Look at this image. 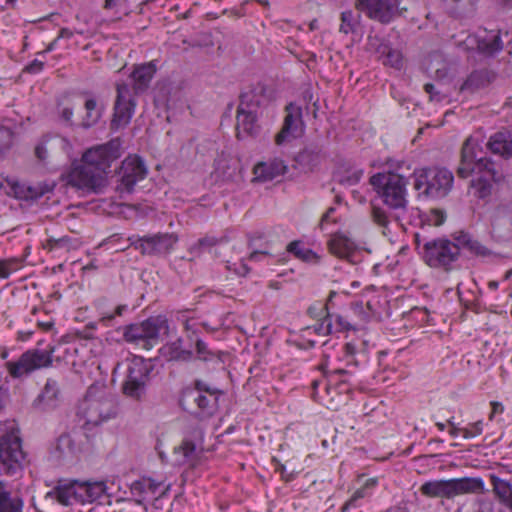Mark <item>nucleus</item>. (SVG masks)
<instances>
[{
    "label": "nucleus",
    "mask_w": 512,
    "mask_h": 512,
    "mask_svg": "<svg viewBox=\"0 0 512 512\" xmlns=\"http://www.w3.org/2000/svg\"><path fill=\"white\" fill-rule=\"evenodd\" d=\"M455 240L456 243L447 238L425 241L420 252L424 262L431 268L449 270L451 264L458 260L461 248L479 256L490 255V251L469 233L460 232Z\"/></svg>",
    "instance_id": "1"
},
{
    "label": "nucleus",
    "mask_w": 512,
    "mask_h": 512,
    "mask_svg": "<svg viewBox=\"0 0 512 512\" xmlns=\"http://www.w3.org/2000/svg\"><path fill=\"white\" fill-rule=\"evenodd\" d=\"M369 183L391 210L392 218L400 222L408 211V179L399 173L387 171L372 175Z\"/></svg>",
    "instance_id": "2"
},
{
    "label": "nucleus",
    "mask_w": 512,
    "mask_h": 512,
    "mask_svg": "<svg viewBox=\"0 0 512 512\" xmlns=\"http://www.w3.org/2000/svg\"><path fill=\"white\" fill-rule=\"evenodd\" d=\"M419 491L429 498L453 499L467 494H482L485 492V484L480 477L430 480L423 483Z\"/></svg>",
    "instance_id": "3"
},
{
    "label": "nucleus",
    "mask_w": 512,
    "mask_h": 512,
    "mask_svg": "<svg viewBox=\"0 0 512 512\" xmlns=\"http://www.w3.org/2000/svg\"><path fill=\"white\" fill-rule=\"evenodd\" d=\"M414 189L418 197L440 199L451 191L454 176L446 168H424L414 172Z\"/></svg>",
    "instance_id": "4"
},
{
    "label": "nucleus",
    "mask_w": 512,
    "mask_h": 512,
    "mask_svg": "<svg viewBox=\"0 0 512 512\" xmlns=\"http://www.w3.org/2000/svg\"><path fill=\"white\" fill-rule=\"evenodd\" d=\"M222 392L210 389L201 381H196L193 388H186L181 396L180 405L184 410L198 418L214 415L218 408V400Z\"/></svg>",
    "instance_id": "5"
},
{
    "label": "nucleus",
    "mask_w": 512,
    "mask_h": 512,
    "mask_svg": "<svg viewBox=\"0 0 512 512\" xmlns=\"http://www.w3.org/2000/svg\"><path fill=\"white\" fill-rule=\"evenodd\" d=\"M26 454L19 431L12 429L0 437V475L17 476L24 467Z\"/></svg>",
    "instance_id": "6"
},
{
    "label": "nucleus",
    "mask_w": 512,
    "mask_h": 512,
    "mask_svg": "<svg viewBox=\"0 0 512 512\" xmlns=\"http://www.w3.org/2000/svg\"><path fill=\"white\" fill-rule=\"evenodd\" d=\"M116 414L115 400L111 394L103 393L97 396L94 388L90 387L81 402L78 415L85 420L86 425H99Z\"/></svg>",
    "instance_id": "7"
},
{
    "label": "nucleus",
    "mask_w": 512,
    "mask_h": 512,
    "mask_svg": "<svg viewBox=\"0 0 512 512\" xmlns=\"http://www.w3.org/2000/svg\"><path fill=\"white\" fill-rule=\"evenodd\" d=\"M54 348L48 350L30 349L16 361H7L5 368L13 379H21L42 368H48L53 362Z\"/></svg>",
    "instance_id": "8"
},
{
    "label": "nucleus",
    "mask_w": 512,
    "mask_h": 512,
    "mask_svg": "<svg viewBox=\"0 0 512 512\" xmlns=\"http://www.w3.org/2000/svg\"><path fill=\"white\" fill-rule=\"evenodd\" d=\"M162 329L168 330V322L162 317H151L147 320L131 324L125 327L123 337L129 343H144V346H153L160 335Z\"/></svg>",
    "instance_id": "9"
},
{
    "label": "nucleus",
    "mask_w": 512,
    "mask_h": 512,
    "mask_svg": "<svg viewBox=\"0 0 512 512\" xmlns=\"http://www.w3.org/2000/svg\"><path fill=\"white\" fill-rule=\"evenodd\" d=\"M474 178L471 180L470 187L473 194L484 199L492 193V183L499 182L502 174L496 169L495 163L487 157H481L474 163L472 170Z\"/></svg>",
    "instance_id": "10"
},
{
    "label": "nucleus",
    "mask_w": 512,
    "mask_h": 512,
    "mask_svg": "<svg viewBox=\"0 0 512 512\" xmlns=\"http://www.w3.org/2000/svg\"><path fill=\"white\" fill-rule=\"evenodd\" d=\"M121 142L119 139H113L103 145H98L88 149L82 156L87 164L95 168L96 172L105 177L112 162L121 155Z\"/></svg>",
    "instance_id": "11"
},
{
    "label": "nucleus",
    "mask_w": 512,
    "mask_h": 512,
    "mask_svg": "<svg viewBox=\"0 0 512 512\" xmlns=\"http://www.w3.org/2000/svg\"><path fill=\"white\" fill-rule=\"evenodd\" d=\"M66 179L68 185L86 191H97L105 186V177L83 159L71 167Z\"/></svg>",
    "instance_id": "12"
},
{
    "label": "nucleus",
    "mask_w": 512,
    "mask_h": 512,
    "mask_svg": "<svg viewBox=\"0 0 512 512\" xmlns=\"http://www.w3.org/2000/svg\"><path fill=\"white\" fill-rule=\"evenodd\" d=\"M355 8L369 19L390 23L399 13L400 0H355Z\"/></svg>",
    "instance_id": "13"
},
{
    "label": "nucleus",
    "mask_w": 512,
    "mask_h": 512,
    "mask_svg": "<svg viewBox=\"0 0 512 512\" xmlns=\"http://www.w3.org/2000/svg\"><path fill=\"white\" fill-rule=\"evenodd\" d=\"M147 168L143 160L136 156H128L123 162L118 172L117 190L120 193L133 191L134 186L145 179Z\"/></svg>",
    "instance_id": "14"
},
{
    "label": "nucleus",
    "mask_w": 512,
    "mask_h": 512,
    "mask_svg": "<svg viewBox=\"0 0 512 512\" xmlns=\"http://www.w3.org/2000/svg\"><path fill=\"white\" fill-rule=\"evenodd\" d=\"M116 100L114 104V114L112 127L121 128L128 125L135 111L136 102L131 88L126 83L116 85Z\"/></svg>",
    "instance_id": "15"
},
{
    "label": "nucleus",
    "mask_w": 512,
    "mask_h": 512,
    "mask_svg": "<svg viewBox=\"0 0 512 512\" xmlns=\"http://www.w3.org/2000/svg\"><path fill=\"white\" fill-rule=\"evenodd\" d=\"M177 242L175 233H157L137 238L132 244L144 255H166Z\"/></svg>",
    "instance_id": "16"
},
{
    "label": "nucleus",
    "mask_w": 512,
    "mask_h": 512,
    "mask_svg": "<svg viewBox=\"0 0 512 512\" xmlns=\"http://www.w3.org/2000/svg\"><path fill=\"white\" fill-rule=\"evenodd\" d=\"M304 131V121L302 108L295 103H289L285 107V117L281 130L275 136V143L283 145L302 135Z\"/></svg>",
    "instance_id": "17"
},
{
    "label": "nucleus",
    "mask_w": 512,
    "mask_h": 512,
    "mask_svg": "<svg viewBox=\"0 0 512 512\" xmlns=\"http://www.w3.org/2000/svg\"><path fill=\"white\" fill-rule=\"evenodd\" d=\"M148 369L142 359H134L128 365L127 376L123 383V393L133 399H140L145 393Z\"/></svg>",
    "instance_id": "18"
},
{
    "label": "nucleus",
    "mask_w": 512,
    "mask_h": 512,
    "mask_svg": "<svg viewBox=\"0 0 512 512\" xmlns=\"http://www.w3.org/2000/svg\"><path fill=\"white\" fill-rule=\"evenodd\" d=\"M484 143V134L482 130H478L470 135L463 143L461 149V161L457 169V175L460 178H467L472 174L474 169V159L477 156V151L482 150Z\"/></svg>",
    "instance_id": "19"
},
{
    "label": "nucleus",
    "mask_w": 512,
    "mask_h": 512,
    "mask_svg": "<svg viewBox=\"0 0 512 512\" xmlns=\"http://www.w3.org/2000/svg\"><path fill=\"white\" fill-rule=\"evenodd\" d=\"M156 71L157 67L154 62L135 65L130 75L132 80V93L134 95H140L146 92Z\"/></svg>",
    "instance_id": "20"
},
{
    "label": "nucleus",
    "mask_w": 512,
    "mask_h": 512,
    "mask_svg": "<svg viewBox=\"0 0 512 512\" xmlns=\"http://www.w3.org/2000/svg\"><path fill=\"white\" fill-rule=\"evenodd\" d=\"M204 432L201 428L195 427L185 437L182 443L175 447L176 454H182L185 461H192L197 456V451L203 449Z\"/></svg>",
    "instance_id": "21"
},
{
    "label": "nucleus",
    "mask_w": 512,
    "mask_h": 512,
    "mask_svg": "<svg viewBox=\"0 0 512 512\" xmlns=\"http://www.w3.org/2000/svg\"><path fill=\"white\" fill-rule=\"evenodd\" d=\"M77 503H92L99 499L107 489L104 481L75 480Z\"/></svg>",
    "instance_id": "22"
},
{
    "label": "nucleus",
    "mask_w": 512,
    "mask_h": 512,
    "mask_svg": "<svg viewBox=\"0 0 512 512\" xmlns=\"http://www.w3.org/2000/svg\"><path fill=\"white\" fill-rule=\"evenodd\" d=\"M61 399V391L59 384L54 379H47L42 392L34 401L37 409L48 411L56 408Z\"/></svg>",
    "instance_id": "23"
},
{
    "label": "nucleus",
    "mask_w": 512,
    "mask_h": 512,
    "mask_svg": "<svg viewBox=\"0 0 512 512\" xmlns=\"http://www.w3.org/2000/svg\"><path fill=\"white\" fill-rule=\"evenodd\" d=\"M75 480H59L56 486L46 494V499L56 501L62 506L77 503Z\"/></svg>",
    "instance_id": "24"
},
{
    "label": "nucleus",
    "mask_w": 512,
    "mask_h": 512,
    "mask_svg": "<svg viewBox=\"0 0 512 512\" xmlns=\"http://www.w3.org/2000/svg\"><path fill=\"white\" fill-rule=\"evenodd\" d=\"M318 316L322 317V321L316 330L323 335L347 331L352 328L351 324L343 316L330 314L327 306L321 307V313Z\"/></svg>",
    "instance_id": "25"
},
{
    "label": "nucleus",
    "mask_w": 512,
    "mask_h": 512,
    "mask_svg": "<svg viewBox=\"0 0 512 512\" xmlns=\"http://www.w3.org/2000/svg\"><path fill=\"white\" fill-rule=\"evenodd\" d=\"M260 131L258 124V113L240 111L237 109L236 132L238 139L254 137Z\"/></svg>",
    "instance_id": "26"
},
{
    "label": "nucleus",
    "mask_w": 512,
    "mask_h": 512,
    "mask_svg": "<svg viewBox=\"0 0 512 512\" xmlns=\"http://www.w3.org/2000/svg\"><path fill=\"white\" fill-rule=\"evenodd\" d=\"M183 344L184 341L181 337L167 342L160 348V354L167 361L190 362L194 354L192 350L184 348Z\"/></svg>",
    "instance_id": "27"
},
{
    "label": "nucleus",
    "mask_w": 512,
    "mask_h": 512,
    "mask_svg": "<svg viewBox=\"0 0 512 512\" xmlns=\"http://www.w3.org/2000/svg\"><path fill=\"white\" fill-rule=\"evenodd\" d=\"M327 245L330 253L339 258H348L356 250L354 240L341 232L331 235Z\"/></svg>",
    "instance_id": "28"
},
{
    "label": "nucleus",
    "mask_w": 512,
    "mask_h": 512,
    "mask_svg": "<svg viewBox=\"0 0 512 512\" xmlns=\"http://www.w3.org/2000/svg\"><path fill=\"white\" fill-rule=\"evenodd\" d=\"M488 150L505 158L512 157V133L500 131L490 136L486 143Z\"/></svg>",
    "instance_id": "29"
},
{
    "label": "nucleus",
    "mask_w": 512,
    "mask_h": 512,
    "mask_svg": "<svg viewBox=\"0 0 512 512\" xmlns=\"http://www.w3.org/2000/svg\"><path fill=\"white\" fill-rule=\"evenodd\" d=\"M287 171V166L283 160L275 158L269 162L258 163L254 168V174L257 179L262 181L273 180Z\"/></svg>",
    "instance_id": "30"
},
{
    "label": "nucleus",
    "mask_w": 512,
    "mask_h": 512,
    "mask_svg": "<svg viewBox=\"0 0 512 512\" xmlns=\"http://www.w3.org/2000/svg\"><path fill=\"white\" fill-rule=\"evenodd\" d=\"M159 486L160 483L156 482L152 478L143 477L139 480L134 481L130 486V490L132 495L137 497V504H142L143 501L146 500L149 495L156 494Z\"/></svg>",
    "instance_id": "31"
},
{
    "label": "nucleus",
    "mask_w": 512,
    "mask_h": 512,
    "mask_svg": "<svg viewBox=\"0 0 512 512\" xmlns=\"http://www.w3.org/2000/svg\"><path fill=\"white\" fill-rule=\"evenodd\" d=\"M492 490L499 502L512 512V484L495 474L490 475Z\"/></svg>",
    "instance_id": "32"
},
{
    "label": "nucleus",
    "mask_w": 512,
    "mask_h": 512,
    "mask_svg": "<svg viewBox=\"0 0 512 512\" xmlns=\"http://www.w3.org/2000/svg\"><path fill=\"white\" fill-rule=\"evenodd\" d=\"M23 507L22 498L13 496L6 483L0 481V512H22Z\"/></svg>",
    "instance_id": "33"
},
{
    "label": "nucleus",
    "mask_w": 512,
    "mask_h": 512,
    "mask_svg": "<svg viewBox=\"0 0 512 512\" xmlns=\"http://www.w3.org/2000/svg\"><path fill=\"white\" fill-rule=\"evenodd\" d=\"M263 98V88H253L240 95V103L237 109L240 111L258 113Z\"/></svg>",
    "instance_id": "34"
},
{
    "label": "nucleus",
    "mask_w": 512,
    "mask_h": 512,
    "mask_svg": "<svg viewBox=\"0 0 512 512\" xmlns=\"http://www.w3.org/2000/svg\"><path fill=\"white\" fill-rule=\"evenodd\" d=\"M377 485L376 478H369L365 483L357 489L352 496L343 504L340 512H347L351 508H357L360 506L359 501L370 496V491Z\"/></svg>",
    "instance_id": "35"
},
{
    "label": "nucleus",
    "mask_w": 512,
    "mask_h": 512,
    "mask_svg": "<svg viewBox=\"0 0 512 512\" xmlns=\"http://www.w3.org/2000/svg\"><path fill=\"white\" fill-rule=\"evenodd\" d=\"M503 48L501 37L498 33H486L477 40V49L485 55H493Z\"/></svg>",
    "instance_id": "36"
},
{
    "label": "nucleus",
    "mask_w": 512,
    "mask_h": 512,
    "mask_svg": "<svg viewBox=\"0 0 512 512\" xmlns=\"http://www.w3.org/2000/svg\"><path fill=\"white\" fill-rule=\"evenodd\" d=\"M228 243V238L226 236L216 238L214 236H205L198 240V242L192 246L191 251L200 252L207 251L211 254H214L215 257L220 256V252L218 251V247L226 245Z\"/></svg>",
    "instance_id": "37"
},
{
    "label": "nucleus",
    "mask_w": 512,
    "mask_h": 512,
    "mask_svg": "<svg viewBox=\"0 0 512 512\" xmlns=\"http://www.w3.org/2000/svg\"><path fill=\"white\" fill-rule=\"evenodd\" d=\"M490 83L489 73L486 70L472 72L462 84L460 90L474 93Z\"/></svg>",
    "instance_id": "38"
},
{
    "label": "nucleus",
    "mask_w": 512,
    "mask_h": 512,
    "mask_svg": "<svg viewBox=\"0 0 512 512\" xmlns=\"http://www.w3.org/2000/svg\"><path fill=\"white\" fill-rule=\"evenodd\" d=\"M85 115L82 119V126L90 128L98 123L102 116L103 108L94 97H89L84 103Z\"/></svg>",
    "instance_id": "39"
},
{
    "label": "nucleus",
    "mask_w": 512,
    "mask_h": 512,
    "mask_svg": "<svg viewBox=\"0 0 512 512\" xmlns=\"http://www.w3.org/2000/svg\"><path fill=\"white\" fill-rule=\"evenodd\" d=\"M492 225L494 228H503L512 233V211L506 207H498L492 216Z\"/></svg>",
    "instance_id": "40"
},
{
    "label": "nucleus",
    "mask_w": 512,
    "mask_h": 512,
    "mask_svg": "<svg viewBox=\"0 0 512 512\" xmlns=\"http://www.w3.org/2000/svg\"><path fill=\"white\" fill-rule=\"evenodd\" d=\"M287 251L305 262L317 263L319 260V257L313 250L302 246L299 241L290 242L287 246Z\"/></svg>",
    "instance_id": "41"
},
{
    "label": "nucleus",
    "mask_w": 512,
    "mask_h": 512,
    "mask_svg": "<svg viewBox=\"0 0 512 512\" xmlns=\"http://www.w3.org/2000/svg\"><path fill=\"white\" fill-rule=\"evenodd\" d=\"M383 64L391 66L395 69H400L403 64V57L399 50L386 48L383 51Z\"/></svg>",
    "instance_id": "42"
},
{
    "label": "nucleus",
    "mask_w": 512,
    "mask_h": 512,
    "mask_svg": "<svg viewBox=\"0 0 512 512\" xmlns=\"http://www.w3.org/2000/svg\"><path fill=\"white\" fill-rule=\"evenodd\" d=\"M57 449L62 454H74L78 447L70 434H63L58 438Z\"/></svg>",
    "instance_id": "43"
},
{
    "label": "nucleus",
    "mask_w": 512,
    "mask_h": 512,
    "mask_svg": "<svg viewBox=\"0 0 512 512\" xmlns=\"http://www.w3.org/2000/svg\"><path fill=\"white\" fill-rule=\"evenodd\" d=\"M192 342L195 343L197 359L207 362L211 361L216 356V353L210 350L201 338L196 337Z\"/></svg>",
    "instance_id": "44"
},
{
    "label": "nucleus",
    "mask_w": 512,
    "mask_h": 512,
    "mask_svg": "<svg viewBox=\"0 0 512 512\" xmlns=\"http://www.w3.org/2000/svg\"><path fill=\"white\" fill-rule=\"evenodd\" d=\"M15 135L12 129L0 125V154L8 151L14 144Z\"/></svg>",
    "instance_id": "45"
},
{
    "label": "nucleus",
    "mask_w": 512,
    "mask_h": 512,
    "mask_svg": "<svg viewBox=\"0 0 512 512\" xmlns=\"http://www.w3.org/2000/svg\"><path fill=\"white\" fill-rule=\"evenodd\" d=\"M47 192V188L41 186H22L19 197L25 200H36Z\"/></svg>",
    "instance_id": "46"
},
{
    "label": "nucleus",
    "mask_w": 512,
    "mask_h": 512,
    "mask_svg": "<svg viewBox=\"0 0 512 512\" xmlns=\"http://www.w3.org/2000/svg\"><path fill=\"white\" fill-rule=\"evenodd\" d=\"M371 216L375 224L384 229L388 228V225L390 223V217L385 209L377 206H372Z\"/></svg>",
    "instance_id": "47"
},
{
    "label": "nucleus",
    "mask_w": 512,
    "mask_h": 512,
    "mask_svg": "<svg viewBox=\"0 0 512 512\" xmlns=\"http://www.w3.org/2000/svg\"><path fill=\"white\" fill-rule=\"evenodd\" d=\"M355 22H354V15L351 10L344 11L341 13V24H340V32L344 34H349L351 32H354L355 30Z\"/></svg>",
    "instance_id": "48"
},
{
    "label": "nucleus",
    "mask_w": 512,
    "mask_h": 512,
    "mask_svg": "<svg viewBox=\"0 0 512 512\" xmlns=\"http://www.w3.org/2000/svg\"><path fill=\"white\" fill-rule=\"evenodd\" d=\"M445 220H446L445 211L438 209V208L431 209L428 212V214L426 215V222L432 226H436V227L441 226L445 222Z\"/></svg>",
    "instance_id": "49"
},
{
    "label": "nucleus",
    "mask_w": 512,
    "mask_h": 512,
    "mask_svg": "<svg viewBox=\"0 0 512 512\" xmlns=\"http://www.w3.org/2000/svg\"><path fill=\"white\" fill-rule=\"evenodd\" d=\"M482 432H483L482 421H477L475 423L470 424L466 428H462V435L465 439L474 438L478 435H481Z\"/></svg>",
    "instance_id": "50"
},
{
    "label": "nucleus",
    "mask_w": 512,
    "mask_h": 512,
    "mask_svg": "<svg viewBox=\"0 0 512 512\" xmlns=\"http://www.w3.org/2000/svg\"><path fill=\"white\" fill-rule=\"evenodd\" d=\"M70 244V238L67 236L54 238L50 237L46 240L45 248L49 250H54L58 248H66Z\"/></svg>",
    "instance_id": "51"
},
{
    "label": "nucleus",
    "mask_w": 512,
    "mask_h": 512,
    "mask_svg": "<svg viewBox=\"0 0 512 512\" xmlns=\"http://www.w3.org/2000/svg\"><path fill=\"white\" fill-rule=\"evenodd\" d=\"M124 310H126V305H119L115 308L113 312L103 313L99 321L103 325L109 326L116 316L122 315Z\"/></svg>",
    "instance_id": "52"
},
{
    "label": "nucleus",
    "mask_w": 512,
    "mask_h": 512,
    "mask_svg": "<svg viewBox=\"0 0 512 512\" xmlns=\"http://www.w3.org/2000/svg\"><path fill=\"white\" fill-rule=\"evenodd\" d=\"M183 328L186 332V337L189 341H193L198 337V328L196 323H193L190 319H184L183 320Z\"/></svg>",
    "instance_id": "53"
},
{
    "label": "nucleus",
    "mask_w": 512,
    "mask_h": 512,
    "mask_svg": "<svg viewBox=\"0 0 512 512\" xmlns=\"http://www.w3.org/2000/svg\"><path fill=\"white\" fill-rule=\"evenodd\" d=\"M318 368L323 372V377L326 378L328 383H331L334 380V377L336 375H340L341 376V375H348V374H350L345 369H335L333 371H328L324 364L319 365Z\"/></svg>",
    "instance_id": "54"
},
{
    "label": "nucleus",
    "mask_w": 512,
    "mask_h": 512,
    "mask_svg": "<svg viewBox=\"0 0 512 512\" xmlns=\"http://www.w3.org/2000/svg\"><path fill=\"white\" fill-rule=\"evenodd\" d=\"M459 8L460 12H472L474 10V3L472 0H451Z\"/></svg>",
    "instance_id": "55"
},
{
    "label": "nucleus",
    "mask_w": 512,
    "mask_h": 512,
    "mask_svg": "<svg viewBox=\"0 0 512 512\" xmlns=\"http://www.w3.org/2000/svg\"><path fill=\"white\" fill-rule=\"evenodd\" d=\"M12 264L11 260H0V278L6 279L10 276Z\"/></svg>",
    "instance_id": "56"
},
{
    "label": "nucleus",
    "mask_w": 512,
    "mask_h": 512,
    "mask_svg": "<svg viewBox=\"0 0 512 512\" xmlns=\"http://www.w3.org/2000/svg\"><path fill=\"white\" fill-rule=\"evenodd\" d=\"M74 115L73 107H63L60 111L61 119L68 125H72V118Z\"/></svg>",
    "instance_id": "57"
},
{
    "label": "nucleus",
    "mask_w": 512,
    "mask_h": 512,
    "mask_svg": "<svg viewBox=\"0 0 512 512\" xmlns=\"http://www.w3.org/2000/svg\"><path fill=\"white\" fill-rule=\"evenodd\" d=\"M490 405H491V412L489 414V420H493L495 415L502 414L504 412V405L501 402L492 401L490 403Z\"/></svg>",
    "instance_id": "58"
},
{
    "label": "nucleus",
    "mask_w": 512,
    "mask_h": 512,
    "mask_svg": "<svg viewBox=\"0 0 512 512\" xmlns=\"http://www.w3.org/2000/svg\"><path fill=\"white\" fill-rule=\"evenodd\" d=\"M424 90L427 94H429V98L431 101L436 100L440 101L441 97L439 96V92L436 91L435 86L432 83H426L424 85Z\"/></svg>",
    "instance_id": "59"
},
{
    "label": "nucleus",
    "mask_w": 512,
    "mask_h": 512,
    "mask_svg": "<svg viewBox=\"0 0 512 512\" xmlns=\"http://www.w3.org/2000/svg\"><path fill=\"white\" fill-rule=\"evenodd\" d=\"M44 63L39 60L32 61L28 66H26L25 71L28 73H38L43 69Z\"/></svg>",
    "instance_id": "60"
},
{
    "label": "nucleus",
    "mask_w": 512,
    "mask_h": 512,
    "mask_svg": "<svg viewBox=\"0 0 512 512\" xmlns=\"http://www.w3.org/2000/svg\"><path fill=\"white\" fill-rule=\"evenodd\" d=\"M268 257H269V253L267 251H254L249 255V260L250 261H261Z\"/></svg>",
    "instance_id": "61"
},
{
    "label": "nucleus",
    "mask_w": 512,
    "mask_h": 512,
    "mask_svg": "<svg viewBox=\"0 0 512 512\" xmlns=\"http://www.w3.org/2000/svg\"><path fill=\"white\" fill-rule=\"evenodd\" d=\"M35 156L39 159V160H45L46 157H47V148L44 144H38L36 147H35Z\"/></svg>",
    "instance_id": "62"
},
{
    "label": "nucleus",
    "mask_w": 512,
    "mask_h": 512,
    "mask_svg": "<svg viewBox=\"0 0 512 512\" xmlns=\"http://www.w3.org/2000/svg\"><path fill=\"white\" fill-rule=\"evenodd\" d=\"M8 397V389L0 386V412L4 409Z\"/></svg>",
    "instance_id": "63"
},
{
    "label": "nucleus",
    "mask_w": 512,
    "mask_h": 512,
    "mask_svg": "<svg viewBox=\"0 0 512 512\" xmlns=\"http://www.w3.org/2000/svg\"><path fill=\"white\" fill-rule=\"evenodd\" d=\"M448 424L451 427L450 430H449V434L452 437H457L460 433H462V428H458L451 419L448 420Z\"/></svg>",
    "instance_id": "64"
}]
</instances>
